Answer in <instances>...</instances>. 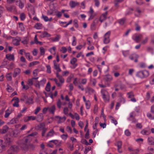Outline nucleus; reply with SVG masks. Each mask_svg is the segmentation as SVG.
I'll return each instance as SVG.
<instances>
[{
  "instance_id": "nucleus-1",
  "label": "nucleus",
  "mask_w": 154,
  "mask_h": 154,
  "mask_svg": "<svg viewBox=\"0 0 154 154\" xmlns=\"http://www.w3.org/2000/svg\"><path fill=\"white\" fill-rule=\"evenodd\" d=\"M32 139V138H30L29 136L28 135L24 137L22 139L20 144V146L23 149L27 150L29 147L27 144L29 143Z\"/></svg>"
},
{
  "instance_id": "nucleus-2",
  "label": "nucleus",
  "mask_w": 154,
  "mask_h": 154,
  "mask_svg": "<svg viewBox=\"0 0 154 154\" xmlns=\"http://www.w3.org/2000/svg\"><path fill=\"white\" fill-rule=\"evenodd\" d=\"M149 75L148 72L146 70H144L137 72L136 74V76L141 78H143Z\"/></svg>"
},
{
  "instance_id": "nucleus-3",
  "label": "nucleus",
  "mask_w": 154,
  "mask_h": 154,
  "mask_svg": "<svg viewBox=\"0 0 154 154\" xmlns=\"http://www.w3.org/2000/svg\"><path fill=\"white\" fill-rule=\"evenodd\" d=\"M111 31H109L104 35L103 39V42L104 44H108L110 42L109 37Z\"/></svg>"
},
{
  "instance_id": "nucleus-4",
  "label": "nucleus",
  "mask_w": 154,
  "mask_h": 154,
  "mask_svg": "<svg viewBox=\"0 0 154 154\" xmlns=\"http://www.w3.org/2000/svg\"><path fill=\"white\" fill-rule=\"evenodd\" d=\"M46 80L44 78L40 81H36L35 86L37 88H40L41 86H43L46 83Z\"/></svg>"
},
{
  "instance_id": "nucleus-5",
  "label": "nucleus",
  "mask_w": 154,
  "mask_h": 154,
  "mask_svg": "<svg viewBox=\"0 0 154 154\" xmlns=\"http://www.w3.org/2000/svg\"><path fill=\"white\" fill-rule=\"evenodd\" d=\"M58 79L61 83H59L58 82V80L56 78L54 79H51V80L54 81L57 86L60 87L61 85V84L63 83L64 82V80L62 76L58 78Z\"/></svg>"
},
{
  "instance_id": "nucleus-6",
  "label": "nucleus",
  "mask_w": 154,
  "mask_h": 154,
  "mask_svg": "<svg viewBox=\"0 0 154 154\" xmlns=\"http://www.w3.org/2000/svg\"><path fill=\"white\" fill-rule=\"evenodd\" d=\"M132 38L137 42H138L140 41V39L143 38V35L141 34H135L133 36Z\"/></svg>"
},
{
  "instance_id": "nucleus-7",
  "label": "nucleus",
  "mask_w": 154,
  "mask_h": 154,
  "mask_svg": "<svg viewBox=\"0 0 154 154\" xmlns=\"http://www.w3.org/2000/svg\"><path fill=\"white\" fill-rule=\"evenodd\" d=\"M99 22V19L98 18H96L94 20L91 26V29L92 30H95L96 29V26L97 24Z\"/></svg>"
},
{
  "instance_id": "nucleus-8",
  "label": "nucleus",
  "mask_w": 154,
  "mask_h": 154,
  "mask_svg": "<svg viewBox=\"0 0 154 154\" xmlns=\"http://www.w3.org/2000/svg\"><path fill=\"white\" fill-rule=\"evenodd\" d=\"M108 14L107 11L106 12L102 14L100 16L99 19V21L102 23L103 21H105L107 18V15Z\"/></svg>"
},
{
  "instance_id": "nucleus-9",
  "label": "nucleus",
  "mask_w": 154,
  "mask_h": 154,
  "mask_svg": "<svg viewBox=\"0 0 154 154\" xmlns=\"http://www.w3.org/2000/svg\"><path fill=\"white\" fill-rule=\"evenodd\" d=\"M20 38L19 37H17L13 39L12 43L14 45L18 46L20 45Z\"/></svg>"
},
{
  "instance_id": "nucleus-10",
  "label": "nucleus",
  "mask_w": 154,
  "mask_h": 154,
  "mask_svg": "<svg viewBox=\"0 0 154 154\" xmlns=\"http://www.w3.org/2000/svg\"><path fill=\"white\" fill-rule=\"evenodd\" d=\"M79 5V3L73 1H71L69 3V5L71 8H75L76 6Z\"/></svg>"
},
{
  "instance_id": "nucleus-11",
  "label": "nucleus",
  "mask_w": 154,
  "mask_h": 154,
  "mask_svg": "<svg viewBox=\"0 0 154 154\" xmlns=\"http://www.w3.org/2000/svg\"><path fill=\"white\" fill-rule=\"evenodd\" d=\"M46 128L45 124L44 123H41L38 124L36 127V128L38 130H42Z\"/></svg>"
},
{
  "instance_id": "nucleus-12",
  "label": "nucleus",
  "mask_w": 154,
  "mask_h": 154,
  "mask_svg": "<svg viewBox=\"0 0 154 154\" xmlns=\"http://www.w3.org/2000/svg\"><path fill=\"white\" fill-rule=\"evenodd\" d=\"M50 142H52V143L57 147H59L62 144V141L58 140H50Z\"/></svg>"
},
{
  "instance_id": "nucleus-13",
  "label": "nucleus",
  "mask_w": 154,
  "mask_h": 154,
  "mask_svg": "<svg viewBox=\"0 0 154 154\" xmlns=\"http://www.w3.org/2000/svg\"><path fill=\"white\" fill-rule=\"evenodd\" d=\"M53 63L54 69L56 70L57 72H60L61 70L60 67L59 65L57 63L55 60H54Z\"/></svg>"
},
{
  "instance_id": "nucleus-14",
  "label": "nucleus",
  "mask_w": 154,
  "mask_h": 154,
  "mask_svg": "<svg viewBox=\"0 0 154 154\" xmlns=\"http://www.w3.org/2000/svg\"><path fill=\"white\" fill-rule=\"evenodd\" d=\"M21 72V70L20 69L17 68L14 69L13 77L14 78L16 77L17 76L19 75Z\"/></svg>"
},
{
  "instance_id": "nucleus-15",
  "label": "nucleus",
  "mask_w": 154,
  "mask_h": 154,
  "mask_svg": "<svg viewBox=\"0 0 154 154\" xmlns=\"http://www.w3.org/2000/svg\"><path fill=\"white\" fill-rule=\"evenodd\" d=\"M14 100V103L13 104V105L14 106L18 107L19 106V100L18 98L15 97L13 99L12 101Z\"/></svg>"
},
{
  "instance_id": "nucleus-16",
  "label": "nucleus",
  "mask_w": 154,
  "mask_h": 154,
  "mask_svg": "<svg viewBox=\"0 0 154 154\" xmlns=\"http://www.w3.org/2000/svg\"><path fill=\"white\" fill-rule=\"evenodd\" d=\"M139 57L136 54H133L131 55L129 57V58L131 60H133L134 59V62H137V58Z\"/></svg>"
},
{
  "instance_id": "nucleus-17",
  "label": "nucleus",
  "mask_w": 154,
  "mask_h": 154,
  "mask_svg": "<svg viewBox=\"0 0 154 154\" xmlns=\"http://www.w3.org/2000/svg\"><path fill=\"white\" fill-rule=\"evenodd\" d=\"M36 117L33 116H28L24 119V121L27 122L31 120H34L36 119Z\"/></svg>"
},
{
  "instance_id": "nucleus-18",
  "label": "nucleus",
  "mask_w": 154,
  "mask_h": 154,
  "mask_svg": "<svg viewBox=\"0 0 154 154\" xmlns=\"http://www.w3.org/2000/svg\"><path fill=\"white\" fill-rule=\"evenodd\" d=\"M24 53L25 55V56L26 58L29 61H31L32 60L33 57L30 54L29 52L26 53L25 52H24Z\"/></svg>"
},
{
  "instance_id": "nucleus-19",
  "label": "nucleus",
  "mask_w": 154,
  "mask_h": 154,
  "mask_svg": "<svg viewBox=\"0 0 154 154\" xmlns=\"http://www.w3.org/2000/svg\"><path fill=\"white\" fill-rule=\"evenodd\" d=\"M12 112V109H11L9 108L8 109L5 111V114L4 115V117L5 118H8L10 115L11 113Z\"/></svg>"
},
{
  "instance_id": "nucleus-20",
  "label": "nucleus",
  "mask_w": 154,
  "mask_h": 154,
  "mask_svg": "<svg viewBox=\"0 0 154 154\" xmlns=\"http://www.w3.org/2000/svg\"><path fill=\"white\" fill-rule=\"evenodd\" d=\"M48 111L50 113L52 114H54L55 110V106L52 105L50 107H48Z\"/></svg>"
},
{
  "instance_id": "nucleus-21",
  "label": "nucleus",
  "mask_w": 154,
  "mask_h": 154,
  "mask_svg": "<svg viewBox=\"0 0 154 154\" xmlns=\"http://www.w3.org/2000/svg\"><path fill=\"white\" fill-rule=\"evenodd\" d=\"M6 58L10 61L14 60V55L12 54H8L6 55Z\"/></svg>"
},
{
  "instance_id": "nucleus-22",
  "label": "nucleus",
  "mask_w": 154,
  "mask_h": 154,
  "mask_svg": "<svg viewBox=\"0 0 154 154\" xmlns=\"http://www.w3.org/2000/svg\"><path fill=\"white\" fill-rule=\"evenodd\" d=\"M56 118H58L59 120L57 122L58 123H60L63 122L65 121L66 119V118L65 116L63 117H60L59 116H57Z\"/></svg>"
},
{
  "instance_id": "nucleus-23",
  "label": "nucleus",
  "mask_w": 154,
  "mask_h": 154,
  "mask_svg": "<svg viewBox=\"0 0 154 154\" xmlns=\"http://www.w3.org/2000/svg\"><path fill=\"white\" fill-rule=\"evenodd\" d=\"M43 115L42 113H39L37 116V121L38 122L42 121L43 119Z\"/></svg>"
},
{
  "instance_id": "nucleus-24",
  "label": "nucleus",
  "mask_w": 154,
  "mask_h": 154,
  "mask_svg": "<svg viewBox=\"0 0 154 154\" xmlns=\"http://www.w3.org/2000/svg\"><path fill=\"white\" fill-rule=\"evenodd\" d=\"M147 141L149 145H154V140L153 137H148Z\"/></svg>"
},
{
  "instance_id": "nucleus-25",
  "label": "nucleus",
  "mask_w": 154,
  "mask_h": 154,
  "mask_svg": "<svg viewBox=\"0 0 154 154\" xmlns=\"http://www.w3.org/2000/svg\"><path fill=\"white\" fill-rule=\"evenodd\" d=\"M85 91L86 93H88L90 94L93 93L94 92V90L91 88L87 87L85 89Z\"/></svg>"
},
{
  "instance_id": "nucleus-26",
  "label": "nucleus",
  "mask_w": 154,
  "mask_h": 154,
  "mask_svg": "<svg viewBox=\"0 0 154 154\" xmlns=\"http://www.w3.org/2000/svg\"><path fill=\"white\" fill-rule=\"evenodd\" d=\"M54 131L53 129H51L47 134L46 137H53L54 133Z\"/></svg>"
},
{
  "instance_id": "nucleus-27",
  "label": "nucleus",
  "mask_w": 154,
  "mask_h": 154,
  "mask_svg": "<svg viewBox=\"0 0 154 154\" xmlns=\"http://www.w3.org/2000/svg\"><path fill=\"white\" fill-rule=\"evenodd\" d=\"M109 117L111 120V122L113 123L115 125H116L117 124L118 122L117 120L111 116H109Z\"/></svg>"
},
{
  "instance_id": "nucleus-28",
  "label": "nucleus",
  "mask_w": 154,
  "mask_h": 154,
  "mask_svg": "<svg viewBox=\"0 0 154 154\" xmlns=\"http://www.w3.org/2000/svg\"><path fill=\"white\" fill-rule=\"evenodd\" d=\"M120 95L121 97L119 99V103L123 104L125 103L126 101L124 97H122V94H121Z\"/></svg>"
},
{
  "instance_id": "nucleus-29",
  "label": "nucleus",
  "mask_w": 154,
  "mask_h": 154,
  "mask_svg": "<svg viewBox=\"0 0 154 154\" xmlns=\"http://www.w3.org/2000/svg\"><path fill=\"white\" fill-rule=\"evenodd\" d=\"M8 127L5 125L2 128V130L1 134H4L8 130Z\"/></svg>"
},
{
  "instance_id": "nucleus-30",
  "label": "nucleus",
  "mask_w": 154,
  "mask_h": 154,
  "mask_svg": "<svg viewBox=\"0 0 154 154\" xmlns=\"http://www.w3.org/2000/svg\"><path fill=\"white\" fill-rule=\"evenodd\" d=\"M60 38V35H57L54 38H52L51 39L54 42H58L59 41Z\"/></svg>"
},
{
  "instance_id": "nucleus-31",
  "label": "nucleus",
  "mask_w": 154,
  "mask_h": 154,
  "mask_svg": "<svg viewBox=\"0 0 154 154\" xmlns=\"http://www.w3.org/2000/svg\"><path fill=\"white\" fill-rule=\"evenodd\" d=\"M101 93L102 96V97H105V96H106L108 94V92L106 90L103 89H102L101 90Z\"/></svg>"
},
{
  "instance_id": "nucleus-32",
  "label": "nucleus",
  "mask_w": 154,
  "mask_h": 154,
  "mask_svg": "<svg viewBox=\"0 0 154 154\" xmlns=\"http://www.w3.org/2000/svg\"><path fill=\"white\" fill-rule=\"evenodd\" d=\"M51 36V35L46 32H44L41 35V37L42 38L45 37H49Z\"/></svg>"
},
{
  "instance_id": "nucleus-33",
  "label": "nucleus",
  "mask_w": 154,
  "mask_h": 154,
  "mask_svg": "<svg viewBox=\"0 0 154 154\" xmlns=\"http://www.w3.org/2000/svg\"><path fill=\"white\" fill-rule=\"evenodd\" d=\"M124 0H115L114 1V3L115 6L118 8V4L122 2Z\"/></svg>"
},
{
  "instance_id": "nucleus-34",
  "label": "nucleus",
  "mask_w": 154,
  "mask_h": 154,
  "mask_svg": "<svg viewBox=\"0 0 154 154\" xmlns=\"http://www.w3.org/2000/svg\"><path fill=\"white\" fill-rule=\"evenodd\" d=\"M29 42V39L27 37H24L23 38L21 42L24 45H27Z\"/></svg>"
},
{
  "instance_id": "nucleus-35",
  "label": "nucleus",
  "mask_w": 154,
  "mask_h": 154,
  "mask_svg": "<svg viewBox=\"0 0 154 154\" xmlns=\"http://www.w3.org/2000/svg\"><path fill=\"white\" fill-rule=\"evenodd\" d=\"M6 77L8 81H10L12 79L11 73H7L6 75Z\"/></svg>"
},
{
  "instance_id": "nucleus-36",
  "label": "nucleus",
  "mask_w": 154,
  "mask_h": 154,
  "mask_svg": "<svg viewBox=\"0 0 154 154\" xmlns=\"http://www.w3.org/2000/svg\"><path fill=\"white\" fill-rule=\"evenodd\" d=\"M127 95L128 98H131L134 97V93L132 91L128 92L127 94Z\"/></svg>"
},
{
  "instance_id": "nucleus-37",
  "label": "nucleus",
  "mask_w": 154,
  "mask_h": 154,
  "mask_svg": "<svg viewBox=\"0 0 154 154\" xmlns=\"http://www.w3.org/2000/svg\"><path fill=\"white\" fill-rule=\"evenodd\" d=\"M102 98L105 102H108L109 101V94L102 97Z\"/></svg>"
},
{
  "instance_id": "nucleus-38",
  "label": "nucleus",
  "mask_w": 154,
  "mask_h": 154,
  "mask_svg": "<svg viewBox=\"0 0 154 154\" xmlns=\"http://www.w3.org/2000/svg\"><path fill=\"white\" fill-rule=\"evenodd\" d=\"M147 116L150 119H154V113H152V114L148 113L147 114Z\"/></svg>"
},
{
  "instance_id": "nucleus-39",
  "label": "nucleus",
  "mask_w": 154,
  "mask_h": 154,
  "mask_svg": "<svg viewBox=\"0 0 154 154\" xmlns=\"http://www.w3.org/2000/svg\"><path fill=\"white\" fill-rule=\"evenodd\" d=\"M90 81L92 82V85L94 86H95L97 83V80L95 79H93L91 78L90 79Z\"/></svg>"
},
{
  "instance_id": "nucleus-40",
  "label": "nucleus",
  "mask_w": 154,
  "mask_h": 154,
  "mask_svg": "<svg viewBox=\"0 0 154 154\" xmlns=\"http://www.w3.org/2000/svg\"><path fill=\"white\" fill-rule=\"evenodd\" d=\"M140 133L143 135H148L149 134V133L148 131L144 129Z\"/></svg>"
},
{
  "instance_id": "nucleus-41",
  "label": "nucleus",
  "mask_w": 154,
  "mask_h": 154,
  "mask_svg": "<svg viewBox=\"0 0 154 154\" xmlns=\"http://www.w3.org/2000/svg\"><path fill=\"white\" fill-rule=\"evenodd\" d=\"M33 99L31 97L28 98L26 102V103L28 104H32L33 103Z\"/></svg>"
},
{
  "instance_id": "nucleus-42",
  "label": "nucleus",
  "mask_w": 154,
  "mask_h": 154,
  "mask_svg": "<svg viewBox=\"0 0 154 154\" xmlns=\"http://www.w3.org/2000/svg\"><path fill=\"white\" fill-rule=\"evenodd\" d=\"M56 49V47H53L52 48H51L49 49V51L51 52V54H55V53L54 52Z\"/></svg>"
},
{
  "instance_id": "nucleus-43",
  "label": "nucleus",
  "mask_w": 154,
  "mask_h": 154,
  "mask_svg": "<svg viewBox=\"0 0 154 154\" xmlns=\"http://www.w3.org/2000/svg\"><path fill=\"white\" fill-rule=\"evenodd\" d=\"M85 103L86 108L87 109H89L90 108L91 106V103L90 101L89 100L87 101Z\"/></svg>"
},
{
  "instance_id": "nucleus-44",
  "label": "nucleus",
  "mask_w": 154,
  "mask_h": 154,
  "mask_svg": "<svg viewBox=\"0 0 154 154\" xmlns=\"http://www.w3.org/2000/svg\"><path fill=\"white\" fill-rule=\"evenodd\" d=\"M46 67L47 68V72L48 73H51V67L50 65H46Z\"/></svg>"
},
{
  "instance_id": "nucleus-45",
  "label": "nucleus",
  "mask_w": 154,
  "mask_h": 154,
  "mask_svg": "<svg viewBox=\"0 0 154 154\" xmlns=\"http://www.w3.org/2000/svg\"><path fill=\"white\" fill-rule=\"evenodd\" d=\"M98 120L96 118L95 119V122L94 123V125L93 126V128L94 130H97V125L98 124Z\"/></svg>"
},
{
  "instance_id": "nucleus-46",
  "label": "nucleus",
  "mask_w": 154,
  "mask_h": 154,
  "mask_svg": "<svg viewBox=\"0 0 154 154\" xmlns=\"http://www.w3.org/2000/svg\"><path fill=\"white\" fill-rule=\"evenodd\" d=\"M11 150L14 151H17L19 149V148L16 146H11Z\"/></svg>"
},
{
  "instance_id": "nucleus-47",
  "label": "nucleus",
  "mask_w": 154,
  "mask_h": 154,
  "mask_svg": "<svg viewBox=\"0 0 154 154\" xmlns=\"http://www.w3.org/2000/svg\"><path fill=\"white\" fill-rule=\"evenodd\" d=\"M76 38H75V37L74 36H73V40L72 42V45L73 46H75L76 45Z\"/></svg>"
},
{
  "instance_id": "nucleus-48",
  "label": "nucleus",
  "mask_w": 154,
  "mask_h": 154,
  "mask_svg": "<svg viewBox=\"0 0 154 154\" xmlns=\"http://www.w3.org/2000/svg\"><path fill=\"white\" fill-rule=\"evenodd\" d=\"M50 84L49 82H48L45 88V90L47 91H49L50 90Z\"/></svg>"
},
{
  "instance_id": "nucleus-49",
  "label": "nucleus",
  "mask_w": 154,
  "mask_h": 154,
  "mask_svg": "<svg viewBox=\"0 0 154 154\" xmlns=\"http://www.w3.org/2000/svg\"><path fill=\"white\" fill-rule=\"evenodd\" d=\"M73 75H71L69 76L67 78L66 80V82L68 83L70 82H71L72 79L73 78Z\"/></svg>"
},
{
  "instance_id": "nucleus-50",
  "label": "nucleus",
  "mask_w": 154,
  "mask_h": 154,
  "mask_svg": "<svg viewBox=\"0 0 154 154\" xmlns=\"http://www.w3.org/2000/svg\"><path fill=\"white\" fill-rule=\"evenodd\" d=\"M41 55H44L45 54V49L43 47H41L40 48Z\"/></svg>"
},
{
  "instance_id": "nucleus-51",
  "label": "nucleus",
  "mask_w": 154,
  "mask_h": 154,
  "mask_svg": "<svg viewBox=\"0 0 154 154\" xmlns=\"http://www.w3.org/2000/svg\"><path fill=\"white\" fill-rule=\"evenodd\" d=\"M19 2L18 4V6L20 8V9L23 8L24 6V4L22 3L21 1L20 0H19Z\"/></svg>"
},
{
  "instance_id": "nucleus-52",
  "label": "nucleus",
  "mask_w": 154,
  "mask_h": 154,
  "mask_svg": "<svg viewBox=\"0 0 154 154\" xmlns=\"http://www.w3.org/2000/svg\"><path fill=\"white\" fill-rule=\"evenodd\" d=\"M98 106L97 104L95 105L94 108L93 110L94 113V114L98 112Z\"/></svg>"
},
{
  "instance_id": "nucleus-53",
  "label": "nucleus",
  "mask_w": 154,
  "mask_h": 154,
  "mask_svg": "<svg viewBox=\"0 0 154 154\" xmlns=\"http://www.w3.org/2000/svg\"><path fill=\"white\" fill-rule=\"evenodd\" d=\"M20 19L22 20H23L26 18V16L24 13H22L20 15Z\"/></svg>"
},
{
  "instance_id": "nucleus-54",
  "label": "nucleus",
  "mask_w": 154,
  "mask_h": 154,
  "mask_svg": "<svg viewBox=\"0 0 154 154\" xmlns=\"http://www.w3.org/2000/svg\"><path fill=\"white\" fill-rule=\"evenodd\" d=\"M122 142L121 141H118L116 144V145L117 146L118 148H121L122 146Z\"/></svg>"
},
{
  "instance_id": "nucleus-55",
  "label": "nucleus",
  "mask_w": 154,
  "mask_h": 154,
  "mask_svg": "<svg viewBox=\"0 0 154 154\" xmlns=\"http://www.w3.org/2000/svg\"><path fill=\"white\" fill-rule=\"evenodd\" d=\"M34 42L36 44L39 43L40 45H42V42H38V41L37 35H35L34 38Z\"/></svg>"
},
{
  "instance_id": "nucleus-56",
  "label": "nucleus",
  "mask_w": 154,
  "mask_h": 154,
  "mask_svg": "<svg viewBox=\"0 0 154 154\" xmlns=\"http://www.w3.org/2000/svg\"><path fill=\"white\" fill-rule=\"evenodd\" d=\"M60 137L62 139L65 140L67 138L68 135L66 134H63L61 135Z\"/></svg>"
},
{
  "instance_id": "nucleus-57",
  "label": "nucleus",
  "mask_w": 154,
  "mask_h": 154,
  "mask_svg": "<svg viewBox=\"0 0 154 154\" xmlns=\"http://www.w3.org/2000/svg\"><path fill=\"white\" fill-rule=\"evenodd\" d=\"M28 84L29 86H31L33 85V80L32 79V78L31 79H29L28 80Z\"/></svg>"
},
{
  "instance_id": "nucleus-58",
  "label": "nucleus",
  "mask_w": 154,
  "mask_h": 154,
  "mask_svg": "<svg viewBox=\"0 0 154 154\" xmlns=\"http://www.w3.org/2000/svg\"><path fill=\"white\" fill-rule=\"evenodd\" d=\"M39 63V62L37 61H33V62H31L30 63L29 66H33L35 65H36Z\"/></svg>"
},
{
  "instance_id": "nucleus-59",
  "label": "nucleus",
  "mask_w": 154,
  "mask_h": 154,
  "mask_svg": "<svg viewBox=\"0 0 154 154\" xmlns=\"http://www.w3.org/2000/svg\"><path fill=\"white\" fill-rule=\"evenodd\" d=\"M112 79V76L108 75L106 76V81L108 82L111 81Z\"/></svg>"
},
{
  "instance_id": "nucleus-60",
  "label": "nucleus",
  "mask_w": 154,
  "mask_h": 154,
  "mask_svg": "<svg viewBox=\"0 0 154 154\" xmlns=\"http://www.w3.org/2000/svg\"><path fill=\"white\" fill-rule=\"evenodd\" d=\"M88 16H89V18L88 19V20H90L93 19L94 17L95 16V14H88Z\"/></svg>"
},
{
  "instance_id": "nucleus-61",
  "label": "nucleus",
  "mask_w": 154,
  "mask_h": 154,
  "mask_svg": "<svg viewBox=\"0 0 154 154\" xmlns=\"http://www.w3.org/2000/svg\"><path fill=\"white\" fill-rule=\"evenodd\" d=\"M77 61V59L75 58H73L70 61V63L72 65H74Z\"/></svg>"
},
{
  "instance_id": "nucleus-62",
  "label": "nucleus",
  "mask_w": 154,
  "mask_h": 154,
  "mask_svg": "<svg viewBox=\"0 0 154 154\" xmlns=\"http://www.w3.org/2000/svg\"><path fill=\"white\" fill-rule=\"evenodd\" d=\"M7 90L9 92H11L13 91V89L9 85H7Z\"/></svg>"
},
{
  "instance_id": "nucleus-63",
  "label": "nucleus",
  "mask_w": 154,
  "mask_h": 154,
  "mask_svg": "<svg viewBox=\"0 0 154 154\" xmlns=\"http://www.w3.org/2000/svg\"><path fill=\"white\" fill-rule=\"evenodd\" d=\"M125 19L124 18H122L119 20V23L121 25H123L125 23Z\"/></svg>"
},
{
  "instance_id": "nucleus-64",
  "label": "nucleus",
  "mask_w": 154,
  "mask_h": 154,
  "mask_svg": "<svg viewBox=\"0 0 154 154\" xmlns=\"http://www.w3.org/2000/svg\"><path fill=\"white\" fill-rule=\"evenodd\" d=\"M148 39V38L147 37H146L141 42V44L144 45L146 44L147 42Z\"/></svg>"
}]
</instances>
